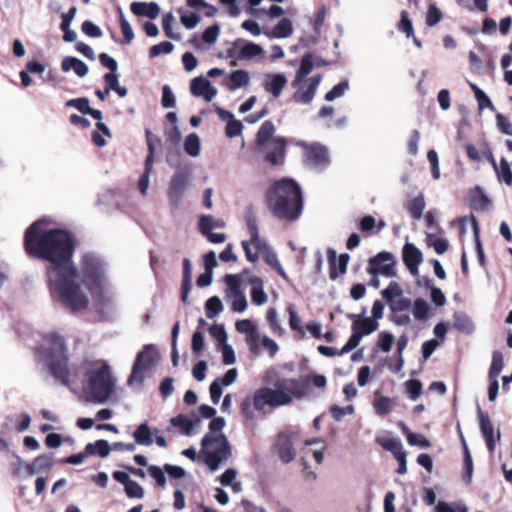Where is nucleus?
I'll return each instance as SVG.
<instances>
[{"mask_svg":"<svg viewBox=\"0 0 512 512\" xmlns=\"http://www.w3.org/2000/svg\"><path fill=\"white\" fill-rule=\"evenodd\" d=\"M394 342V335L389 331H381L378 334V339L376 341L374 351L381 350L385 353L389 352L392 348Z\"/></svg>","mask_w":512,"mask_h":512,"instance_id":"3c124183","label":"nucleus"},{"mask_svg":"<svg viewBox=\"0 0 512 512\" xmlns=\"http://www.w3.org/2000/svg\"><path fill=\"white\" fill-rule=\"evenodd\" d=\"M504 367L503 354L499 350H494L492 353V361L488 372V377L498 378Z\"/></svg>","mask_w":512,"mask_h":512,"instance_id":"603ef678","label":"nucleus"},{"mask_svg":"<svg viewBox=\"0 0 512 512\" xmlns=\"http://www.w3.org/2000/svg\"><path fill=\"white\" fill-rule=\"evenodd\" d=\"M314 69V61H313V55L310 52L305 53L301 60L298 70L296 71L298 73V76H304L307 77L312 70Z\"/></svg>","mask_w":512,"mask_h":512,"instance_id":"0e129e2a","label":"nucleus"},{"mask_svg":"<svg viewBox=\"0 0 512 512\" xmlns=\"http://www.w3.org/2000/svg\"><path fill=\"white\" fill-rule=\"evenodd\" d=\"M177 12L180 14L181 24L188 30L194 29L201 20V15L198 12H188L183 7L178 8Z\"/></svg>","mask_w":512,"mask_h":512,"instance_id":"58836bf2","label":"nucleus"},{"mask_svg":"<svg viewBox=\"0 0 512 512\" xmlns=\"http://www.w3.org/2000/svg\"><path fill=\"white\" fill-rule=\"evenodd\" d=\"M159 359V352L154 344H145L140 351L137 352L131 373L127 379V384L133 386L138 383L142 389L145 381V373L151 370Z\"/></svg>","mask_w":512,"mask_h":512,"instance_id":"423d86ee","label":"nucleus"},{"mask_svg":"<svg viewBox=\"0 0 512 512\" xmlns=\"http://www.w3.org/2000/svg\"><path fill=\"white\" fill-rule=\"evenodd\" d=\"M248 282L251 285L250 295L252 303L257 306L265 304L268 300V296L264 291L262 278L253 275L248 278Z\"/></svg>","mask_w":512,"mask_h":512,"instance_id":"bb28decb","label":"nucleus"},{"mask_svg":"<svg viewBox=\"0 0 512 512\" xmlns=\"http://www.w3.org/2000/svg\"><path fill=\"white\" fill-rule=\"evenodd\" d=\"M264 35L270 39L288 38L293 33V24L289 18H282L273 28L272 31L264 30Z\"/></svg>","mask_w":512,"mask_h":512,"instance_id":"c85d7f7f","label":"nucleus"},{"mask_svg":"<svg viewBox=\"0 0 512 512\" xmlns=\"http://www.w3.org/2000/svg\"><path fill=\"white\" fill-rule=\"evenodd\" d=\"M395 404V400L387 396H379L374 400V409L378 415H388Z\"/></svg>","mask_w":512,"mask_h":512,"instance_id":"a18cd8bd","label":"nucleus"},{"mask_svg":"<svg viewBox=\"0 0 512 512\" xmlns=\"http://www.w3.org/2000/svg\"><path fill=\"white\" fill-rule=\"evenodd\" d=\"M265 201L278 220L297 221L304 210L302 187L291 177L275 180L265 192Z\"/></svg>","mask_w":512,"mask_h":512,"instance_id":"f03ea898","label":"nucleus"},{"mask_svg":"<svg viewBox=\"0 0 512 512\" xmlns=\"http://www.w3.org/2000/svg\"><path fill=\"white\" fill-rule=\"evenodd\" d=\"M161 105L165 109L174 108L176 106L175 94L168 84L162 87Z\"/></svg>","mask_w":512,"mask_h":512,"instance_id":"774afa93","label":"nucleus"},{"mask_svg":"<svg viewBox=\"0 0 512 512\" xmlns=\"http://www.w3.org/2000/svg\"><path fill=\"white\" fill-rule=\"evenodd\" d=\"M264 54L261 45L243 38H237L232 43V47L226 51V55L220 52L218 58H229L237 60H250Z\"/></svg>","mask_w":512,"mask_h":512,"instance_id":"9d476101","label":"nucleus"},{"mask_svg":"<svg viewBox=\"0 0 512 512\" xmlns=\"http://www.w3.org/2000/svg\"><path fill=\"white\" fill-rule=\"evenodd\" d=\"M220 31H221V26L219 23L216 22V23L210 25L202 33L203 42H205L208 45L214 44L218 39Z\"/></svg>","mask_w":512,"mask_h":512,"instance_id":"69168bd1","label":"nucleus"},{"mask_svg":"<svg viewBox=\"0 0 512 512\" xmlns=\"http://www.w3.org/2000/svg\"><path fill=\"white\" fill-rule=\"evenodd\" d=\"M208 331L210 336L217 342V347L228 342V334L224 324L214 323L210 325Z\"/></svg>","mask_w":512,"mask_h":512,"instance_id":"864d4df0","label":"nucleus"},{"mask_svg":"<svg viewBox=\"0 0 512 512\" xmlns=\"http://www.w3.org/2000/svg\"><path fill=\"white\" fill-rule=\"evenodd\" d=\"M275 130V125L271 120L264 121L257 131L256 144L259 147L265 146L269 140H272Z\"/></svg>","mask_w":512,"mask_h":512,"instance_id":"473e14b6","label":"nucleus"},{"mask_svg":"<svg viewBox=\"0 0 512 512\" xmlns=\"http://www.w3.org/2000/svg\"><path fill=\"white\" fill-rule=\"evenodd\" d=\"M35 357L56 381L73 390L76 380L68 367V348L63 336L57 332L45 336L43 343L35 349Z\"/></svg>","mask_w":512,"mask_h":512,"instance_id":"7ed1b4c3","label":"nucleus"},{"mask_svg":"<svg viewBox=\"0 0 512 512\" xmlns=\"http://www.w3.org/2000/svg\"><path fill=\"white\" fill-rule=\"evenodd\" d=\"M305 155L315 166H327L330 164L329 150L327 146L318 142L306 145Z\"/></svg>","mask_w":512,"mask_h":512,"instance_id":"a211bd4d","label":"nucleus"},{"mask_svg":"<svg viewBox=\"0 0 512 512\" xmlns=\"http://www.w3.org/2000/svg\"><path fill=\"white\" fill-rule=\"evenodd\" d=\"M82 282L89 291L99 289L104 280V262L96 254L88 252L81 262Z\"/></svg>","mask_w":512,"mask_h":512,"instance_id":"6e6552de","label":"nucleus"},{"mask_svg":"<svg viewBox=\"0 0 512 512\" xmlns=\"http://www.w3.org/2000/svg\"><path fill=\"white\" fill-rule=\"evenodd\" d=\"M191 182V173L187 169L177 170L170 178L168 200L172 207H178Z\"/></svg>","mask_w":512,"mask_h":512,"instance_id":"f8f14e48","label":"nucleus"},{"mask_svg":"<svg viewBox=\"0 0 512 512\" xmlns=\"http://www.w3.org/2000/svg\"><path fill=\"white\" fill-rule=\"evenodd\" d=\"M131 12L138 17H147L151 20L156 19L160 13V6L156 2H132Z\"/></svg>","mask_w":512,"mask_h":512,"instance_id":"a878e982","label":"nucleus"},{"mask_svg":"<svg viewBox=\"0 0 512 512\" xmlns=\"http://www.w3.org/2000/svg\"><path fill=\"white\" fill-rule=\"evenodd\" d=\"M55 461L52 455L42 454L31 462L30 470L33 475L48 473L54 467Z\"/></svg>","mask_w":512,"mask_h":512,"instance_id":"7c9ffc66","label":"nucleus"},{"mask_svg":"<svg viewBox=\"0 0 512 512\" xmlns=\"http://www.w3.org/2000/svg\"><path fill=\"white\" fill-rule=\"evenodd\" d=\"M322 80L321 74H316L308 79V86L306 90H297L293 94V101L301 104H310L317 92L318 86Z\"/></svg>","mask_w":512,"mask_h":512,"instance_id":"412c9836","label":"nucleus"},{"mask_svg":"<svg viewBox=\"0 0 512 512\" xmlns=\"http://www.w3.org/2000/svg\"><path fill=\"white\" fill-rule=\"evenodd\" d=\"M422 251L414 244L406 242L402 247V261L412 276H418L419 266L423 262Z\"/></svg>","mask_w":512,"mask_h":512,"instance_id":"2eb2a0df","label":"nucleus"},{"mask_svg":"<svg viewBox=\"0 0 512 512\" xmlns=\"http://www.w3.org/2000/svg\"><path fill=\"white\" fill-rule=\"evenodd\" d=\"M245 220L251 236V243L255 246L257 251H262L263 249L267 251V247L270 246L259 237L258 225L252 205L246 207Z\"/></svg>","mask_w":512,"mask_h":512,"instance_id":"f3484780","label":"nucleus"},{"mask_svg":"<svg viewBox=\"0 0 512 512\" xmlns=\"http://www.w3.org/2000/svg\"><path fill=\"white\" fill-rule=\"evenodd\" d=\"M398 426L400 427L403 435H405L407 443L410 446H417L419 448H429L430 441L422 434L412 432L409 427L402 421H399Z\"/></svg>","mask_w":512,"mask_h":512,"instance_id":"c756f323","label":"nucleus"},{"mask_svg":"<svg viewBox=\"0 0 512 512\" xmlns=\"http://www.w3.org/2000/svg\"><path fill=\"white\" fill-rule=\"evenodd\" d=\"M145 137H146V143H147V161H153L155 159V153H156V146L161 145V138L154 134L150 129H145Z\"/></svg>","mask_w":512,"mask_h":512,"instance_id":"49530a36","label":"nucleus"},{"mask_svg":"<svg viewBox=\"0 0 512 512\" xmlns=\"http://www.w3.org/2000/svg\"><path fill=\"white\" fill-rule=\"evenodd\" d=\"M352 324H357L356 329L359 333H364V336L370 335L379 327V323L371 318H361L359 321H354Z\"/></svg>","mask_w":512,"mask_h":512,"instance_id":"052dcab7","label":"nucleus"},{"mask_svg":"<svg viewBox=\"0 0 512 512\" xmlns=\"http://www.w3.org/2000/svg\"><path fill=\"white\" fill-rule=\"evenodd\" d=\"M288 313H289V326L290 329L293 331H297L300 334L301 338L305 337V331L304 328L301 326V318L296 312L294 305L290 304L288 306Z\"/></svg>","mask_w":512,"mask_h":512,"instance_id":"13d9d810","label":"nucleus"},{"mask_svg":"<svg viewBox=\"0 0 512 512\" xmlns=\"http://www.w3.org/2000/svg\"><path fill=\"white\" fill-rule=\"evenodd\" d=\"M117 12L119 14L120 28L123 33L122 43L125 45H129L135 37L134 31H133L132 26L130 25L129 21L126 19L121 6L117 7Z\"/></svg>","mask_w":512,"mask_h":512,"instance_id":"a19ab883","label":"nucleus"},{"mask_svg":"<svg viewBox=\"0 0 512 512\" xmlns=\"http://www.w3.org/2000/svg\"><path fill=\"white\" fill-rule=\"evenodd\" d=\"M217 350L222 354V362L224 365H232L236 362L234 348L228 342L218 346Z\"/></svg>","mask_w":512,"mask_h":512,"instance_id":"338daca9","label":"nucleus"},{"mask_svg":"<svg viewBox=\"0 0 512 512\" xmlns=\"http://www.w3.org/2000/svg\"><path fill=\"white\" fill-rule=\"evenodd\" d=\"M205 348V337L202 330L196 329L192 334L191 350L194 355L199 356Z\"/></svg>","mask_w":512,"mask_h":512,"instance_id":"680f3d73","label":"nucleus"},{"mask_svg":"<svg viewBox=\"0 0 512 512\" xmlns=\"http://www.w3.org/2000/svg\"><path fill=\"white\" fill-rule=\"evenodd\" d=\"M473 471H474V464H473L470 450H464L461 476H462V480L466 484H470L472 482Z\"/></svg>","mask_w":512,"mask_h":512,"instance_id":"09e8293b","label":"nucleus"},{"mask_svg":"<svg viewBox=\"0 0 512 512\" xmlns=\"http://www.w3.org/2000/svg\"><path fill=\"white\" fill-rule=\"evenodd\" d=\"M490 203L491 200L489 196L485 193L484 189L479 185H476L474 188L470 189L466 197V204L471 209L476 211L486 210Z\"/></svg>","mask_w":512,"mask_h":512,"instance_id":"4be33fe9","label":"nucleus"},{"mask_svg":"<svg viewBox=\"0 0 512 512\" xmlns=\"http://www.w3.org/2000/svg\"><path fill=\"white\" fill-rule=\"evenodd\" d=\"M116 380L112 376L111 367L104 364L100 367H87L83 372L82 389L90 402L106 403L114 393Z\"/></svg>","mask_w":512,"mask_h":512,"instance_id":"39448f33","label":"nucleus"},{"mask_svg":"<svg viewBox=\"0 0 512 512\" xmlns=\"http://www.w3.org/2000/svg\"><path fill=\"white\" fill-rule=\"evenodd\" d=\"M110 451L111 450H85L84 452L71 455L70 457L66 458L65 462L72 465H79L89 455H99L101 458H106L108 457Z\"/></svg>","mask_w":512,"mask_h":512,"instance_id":"37998d69","label":"nucleus"},{"mask_svg":"<svg viewBox=\"0 0 512 512\" xmlns=\"http://www.w3.org/2000/svg\"><path fill=\"white\" fill-rule=\"evenodd\" d=\"M443 13L435 2L429 4L426 13V25L428 27L436 26L442 19Z\"/></svg>","mask_w":512,"mask_h":512,"instance_id":"4d7b16f0","label":"nucleus"},{"mask_svg":"<svg viewBox=\"0 0 512 512\" xmlns=\"http://www.w3.org/2000/svg\"><path fill=\"white\" fill-rule=\"evenodd\" d=\"M426 207L424 194L420 193L416 197H414L406 206V209L410 213L411 217L415 220L421 219L423 216V211Z\"/></svg>","mask_w":512,"mask_h":512,"instance_id":"e433bc0d","label":"nucleus"},{"mask_svg":"<svg viewBox=\"0 0 512 512\" xmlns=\"http://www.w3.org/2000/svg\"><path fill=\"white\" fill-rule=\"evenodd\" d=\"M174 20L175 18L171 12L164 14L162 18V28L166 37L179 41L181 39V34L175 33L172 30V24Z\"/></svg>","mask_w":512,"mask_h":512,"instance_id":"e2e57ef3","label":"nucleus"},{"mask_svg":"<svg viewBox=\"0 0 512 512\" xmlns=\"http://www.w3.org/2000/svg\"><path fill=\"white\" fill-rule=\"evenodd\" d=\"M349 89L348 79H343L336 85H334L324 96V99L328 102L334 101L344 95L345 91Z\"/></svg>","mask_w":512,"mask_h":512,"instance_id":"5fc2aeb1","label":"nucleus"},{"mask_svg":"<svg viewBox=\"0 0 512 512\" xmlns=\"http://www.w3.org/2000/svg\"><path fill=\"white\" fill-rule=\"evenodd\" d=\"M9 465L12 476L18 480H25L33 476L30 470L31 462H25L15 453L10 454Z\"/></svg>","mask_w":512,"mask_h":512,"instance_id":"393cba45","label":"nucleus"},{"mask_svg":"<svg viewBox=\"0 0 512 512\" xmlns=\"http://www.w3.org/2000/svg\"><path fill=\"white\" fill-rule=\"evenodd\" d=\"M182 454L192 461L206 465L211 471H216L229 458L231 450H183Z\"/></svg>","mask_w":512,"mask_h":512,"instance_id":"9b49d317","label":"nucleus"},{"mask_svg":"<svg viewBox=\"0 0 512 512\" xmlns=\"http://www.w3.org/2000/svg\"><path fill=\"white\" fill-rule=\"evenodd\" d=\"M224 309L222 300L219 296L209 297L204 304L205 315L208 319L217 317Z\"/></svg>","mask_w":512,"mask_h":512,"instance_id":"c9c22d12","label":"nucleus"},{"mask_svg":"<svg viewBox=\"0 0 512 512\" xmlns=\"http://www.w3.org/2000/svg\"><path fill=\"white\" fill-rule=\"evenodd\" d=\"M160 429H152L147 421L140 423L133 432L134 444L140 446H151L154 442L159 447L167 445L166 438L159 434Z\"/></svg>","mask_w":512,"mask_h":512,"instance_id":"ddd939ff","label":"nucleus"},{"mask_svg":"<svg viewBox=\"0 0 512 512\" xmlns=\"http://www.w3.org/2000/svg\"><path fill=\"white\" fill-rule=\"evenodd\" d=\"M470 88L474 93L480 110H484L486 108H488L491 111L496 110L489 96L480 87H478L474 83H470Z\"/></svg>","mask_w":512,"mask_h":512,"instance_id":"79ce46f5","label":"nucleus"},{"mask_svg":"<svg viewBox=\"0 0 512 512\" xmlns=\"http://www.w3.org/2000/svg\"><path fill=\"white\" fill-rule=\"evenodd\" d=\"M229 82L225 83L226 88L229 91H235L249 84L250 75L248 71L244 69H238L232 71L228 76Z\"/></svg>","mask_w":512,"mask_h":512,"instance_id":"2f4dec72","label":"nucleus"},{"mask_svg":"<svg viewBox=\"0 0 512 512\" xmlns=\"http://www.w3.org/2000/svg\"><path fill=\"white\" fill-rule=\"evenodd\" d=\"M380 294H381L382 298L390 306V304L391 303L393 304V302L395 301L396 298H399L400 296H402L403 289L401 288V286L399 285L398 282L391 281L389 283V285L380 292Z\"/></svg>","mask_w":512,"mask_h":512,"instance_id":"c03bdc74","label":"nucleus"},{"mask_svg":"<svg viewBox=\"0 0 512 512\" xmlns=\"http://www.w3.org/2000/svg\"><path fill=\"white\" fill-rule=\"evenodd\" d=\"M477 414L480 430L486 442V448H495L496 442L500 440V431L498 430L497 433H495L489 415L484 413L479 405L477 406Z\"/></svg>","mask_w":512,"mask_h":512,"instance_id":"dca6fc26","label":"nucleus"},{"mask_svg":"<svg viewBox=\"0 0 512 512\" xmlns=\"http://www.w3.org/2000/svg\"><path fill=\"white\" fill-rule=\"evenodd\" d=\"M174 50V44L170 41H162L149 49V58L154 59L161 54H170Z\"/></svg>","mask_w":512,"mask_h":512,"instance_id":"bf43d9fd","label":"nucleus"},{"mask_svg":"<svg viewBox=\"0 0 512 512\" xmlns=\"http://www.w3.org/2000/svg\"><path fill=\"white\" fill-rule=\"evenodd\" d=\"M201 150V140L197 133L192 132L184 140V151L191 157H197Z\"/></svg>","mask_w":512,"mask_h":512,"instance_id":"4c0bfd02","label":"nucleus"},{"mask_svg":"<svg viewBox=\"0 0 512 512\" xmlns=\"http://www.w3.org/2000/svg\"><path fill=\"white\" fill-rule=\"evenodd\" d=\"M288 80L284 73H267L263 81V88L266 92L272 94L274 98H278Z\"/></svg>","mask_w":512,"mask_h":512,"instance_id":"aec40b11","label":"nucleus"},{"mask_svg":"<svg viewBox=\"0 0 512 512\" xmlns=\"http://www.w3.org/2000/svg\"><path fill=\"white\" fill-rule=\"evenodd\" d=\"M165 143L168 150L167 163L171 167H178L180 165V150L179 145L182 139L181 131L177 125L171 128L164 129Z\"/></svg>","mask_w":512,"mask_h":512,"instance_id":"4468645a","label":"nucleus"},{"mask_svg":"<svg viewBox=\"0 0 512 512\" xmlns=\"http://www.w3.org/2000/svg\"><path fill=\"white\" fill-rule=\"evenodd\" d=\"M200 423V417L193 414V418L185 414H178L170 419V425L179 429L180 433L185 436L193 435L195 425Z\"/></svg>","mask_w":512,"mask_h":512,"instance_id":"5701e85b","label":"nucleus"},{"mask_svg":"<svg viewBox=\"0 0 512 512\" xmlns=\"http://www.w3.org/2000/svg\"><path fill=\"white\" fill-rule=\"evenodd\" d=\"M396 265V257L392 252L381 251L369 258L366 271L372 276L395 277L397 275Z\"/></svg>","mask_w":512,"mask_h":512,"instance_id":"1a4fd4ad","label":"nucleus"},{"mask_svg":"<svg viewBox=\"0 0 512 512\" xmlns=\"http://www.w3.org/2000/svg\"><path fill=\"white\" fill-rule=\"evenodd\" d=\"M182 282L180 288V298L184 305H189V293L192 288V263L189 258L182 261Z\"/></svg>","mask_w":512,"mask_h":512,"instance_id":"b1692460","label":"nucleus"},{"mask_svg":"<svg viewBox=\"0 0 512 512\" xmlns=\"http://www.w3.org/2000/svg\"><path fill=\"white\" fill-rule=\"evenodd\" d=\"M404 386L405 393L412 401H416L420 397L423 389V384L421 380L411 378L404 383Z\"/></svg>","mask_w":512,"mask_h":512,"instance_id":"8fccbe9b","label":"nucleus"},{"mask_svg":"<svg viewBox=\"0 0 512 512\" xmlns=\"http://www.w3.org/2000/svg\"><path fill=\"white\" fill-rule=\"evenodd\" d=\"M494 171L499 182H504L507 186L512 185V170L505 157L500 158V163Z\"/></svg>","mask_w":512,"mask_h":512,"instance_id":"ea45409f","label":"nucleus"},{"mask_svg":"<svg viewBox=\"0 0 512 512\" xmlns=\"http://www.w3.org/2000/svg\"><path fill=\"white\" fill-rule=\"evenodd\" d=\"M375 441L381 448H403L401 439L394 436L391 431H382L376 436Z\"/></svg>","mask_w":512,"mask_h":512,"instance_id":"72a5a7b5","label":"nucleus"},{"mask_svg":"<svg viewBox=\"0 0 512 512\" xmlns=\"http://www.w3.org/2000/svg\"><path fill=\"white\" fill-rule=\"evenodd\" d=\"M94 298V307L101 318L107 319L113 312V301L104 293L103 285L99 289L90 291Z\"/></svg>","mask_w":512,"mask_h":512,"instance_id":"6ab92c4d","label":"nucleus"},{"mask_svg":"<svg viewBox=\"0 0 512 512\" xmlns=\"http://www.w3.org/2000/svg\"><path fill=\"white\" fill-rule=\"evenodd\" d=\"M357 326H358L357 324L351 325L352 333H351L350 337L348 338L347 342L340 349V353L347 354V353L351 352L352 350H354L359 345L360 341L364 337V333H359L356 330L358 328Z\"/></svg>","mask_w":512,"mask_h":512,"instance_id":"de8ad7c7","label":"nucleus"},{"mask_svg":"<svg viewBox=\"0 0 512 512\" xmlns=\"http://www.w3.org/2000/svg\"><path fill=\"white\" fill-rule=\"evenodd\" d=\"M397 28L399 31L403 32L407 38L414 37L413 23L406 10L401 11Z\"/></svg>","mask_w":512,"mask_h":512,"instance_id":"6e6d98bb","label":"nucleus"},{"mask_svg":"<svg viewBox=\"0 0 512 512\" xmlns=\"http://www.w3.org/2000/svg\"><path fill=\"white\" fill-rule=\"evenodd\" d=\"M453 319H454L453 327L457 331H459L465 335H472L475 332V329H476L475 323L466 312H463V311L454 312Z\"/></svg>","mask_w":512,"mask_h":512,"instance_id":"cd10ccee","label":"nucleus"},{"mask_svg":"<svg viewBox=\"0 0 512 512\" xmlns=\"http://www.w3.org/2000/svg\"><path fill=\"white\" fill-rule=\"evenodd\" d=\"M38 219L30 224L23 236V249L30 259L46 261V283L54 300L73 312L85 310L88 297L76 282L78 269L73 262L76 249L74 234L63 228H47Z\"/></svg>","mask_w":512,"mask_h":512,"instance_id":"f257e3e1","label":"nucleus"},{"mask_svg":"<svg viewBox=\"0 0 512 512\" xmlns=\"http://www.w3.org/2000/svg\"><path fill=\"white\" fill-rule=\"evenodd\" d=\"M431 307L429 303L422 297H418L413 301L412 314L417 321H426L429 318Z\"/></svg>","mask_w":512,"mask_h":512,"instance_id":"f704fd0d","label":"nucleus"},{"mask_svg":"<svg viewBox=\"0 0 512 512\" xmlns=\"http://www.w3.org/2000/svg\"><path fill=\"white\" fill-rule=\"evenodd\" d=\"M325 441L322 437H307L297 424L284 425L277 433L271 448H294V446H312Z\"/></svg>","mask_w":512,"mask_h":512,"instance_id":"0eeeda50","label":"nucleus"},{"mask_svg":"<svg viewBox=\"0 0 512 512\" xmlns=\"http://www.w3.org/2000/svg\"><path fill=\"white\" fill-rule=\"evenodd\" d=\"M309 378L305 376L296 378H278L273 383V388L261 387L253 396L254 408L257 411L264 409L266 405L277 408L289 405L294 398L302 399L306 394Z\"/></svg>","mask_w":512,"mask_h":512,"instance_id":"20e7f679","label":"nucleus"}]
</instances>
